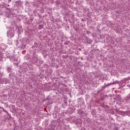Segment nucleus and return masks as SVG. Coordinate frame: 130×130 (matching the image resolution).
<instances>
[{"label": "nucleus", "instance_id": "nucleus-1", "mask_svg": "<svg viewBox=\"0 0 130 130\" xmlns=\"http://www.w3.org/2000/svg\"><path fill=\"white\" fill-rule=\"evenodd\" d=\"M111 85H113L112 83H108L106 84V83L104 84V87H102V89H105L107 87H109V86H111Z\"/></svg>", "mask_w": 130, "mask_h": 130}, {"label": "nucleus", "instance_id": "nucleus-2", "mask_svg": "<svg viewBox=\"0 0 130 130\" xmlns=\"http://www.w3.org/2000/svg\"><path fill=\"white\" fill-rule=\"evenodd\" d=\"M8 37L11 38V37H14V34L12 33H8L7 34Z\"/></svg>", "mask_w": 130, "mask_h": 130}, {"label": "nucleus", "instance_id": "nucleus-3", "mask_svg": "<svg viewBox=\"0 0 130 130\" xmlns=\"http://www.w3.org/2000/svg\"><path fill=\"white\" fill-rule=\"evenodd\" d=\"M86 41H87V43H91V42H90V40L89 39H88V37H86Z\"/></svg>", "mask_w": 130, "mask_h": 130}, {"label": "nucleus", "instance_id": "nucleus-4", "mask_svg": "<svg viewBox=\"0 0 130 130\" xmlns=\"http://www.w3.org/2000/svg\"><path fill=\"white\" fill-rule=\"evenodd\" d=\"M125 115H128V114H127V112H125Z\"/></svg>", "mask_w": 130, "mask_h": 130}, {"label": "nucleus", "instance_id": "nucleus-5", "mask_svg": "<svg viewBox=\"0 0 130 130\" xmlns=\"http://www.w3.org/2000/svg\"><path fill=\"white\" fill-rule=\"evenodd\" d=\"M82 49H78V50H79L80 51H81V50Z\"/></svg>", "mask_w": 130, "mask_h": 130}, {"label": "nucleus", "instance_id": "nucleus-6", "mask_svg": "<svg viewBox=\"0 0 130 130\" xmlns=\"http://www.w3.org/2000/svg\"><path fill=\"white\" fill-rule=\"evenodd\" d=\"M8 71H10V69H8Z\"/></svg>", "mask_w": 130, "mask_h": 130}]
</instances>
